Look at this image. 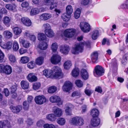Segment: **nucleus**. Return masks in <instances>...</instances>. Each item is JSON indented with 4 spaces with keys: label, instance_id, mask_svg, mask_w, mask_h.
<instances>
[{
    "label": "nucleus",
    "instance_id": "ea45409f",
    "mask_svg": "<svg viewBox=\"0 0 128 128\" xmlns=\"http://www.w3.org/2000/svg\"><path fill=\"white\" fill-rule=\"evenodd\" d=\"M98 36L99 32L98 30H96L93 31L92 36V39L94 40L96 39Z\"/></svg>",
    "mask_w": 128,
    "mask_h": 128
},
{
    "label": "nucleus",
    "instance_id": "c85d7f7f",
    "mask_svg": "<svg viewBox=\"0 0 128 128\" xmlns=\"http://www.w3.org/2000/svg\"><path fill=\"white\" fill-rule=\"evenodd\" d=\"M38 38L39 40L40 41H45L47 42L46 38V35L43 33H39L38 34Z\"/></svg>",
    "mask_w": 128,
    "mask_h": 128
},
{
    "label": "nucleus",
    "instance_id": "a211bd4d",
    "mask_svg": "<svg viewBox=\"0 0 128 128\" xmlns=\"http://www.w3.org/2000/svg\"><path fill=\"white\" fill-rule=\"evenodd\" d=\"M98 52H94L91 55V58L92 62L94 63H96L98 62Z\"/></svg>",
    "mask_w": 128,
    "mask_h": 128
},
{
    "label": "nucleus",
    "instance_id": "c9c22d12",
    "mask_svg": "<svg viewBox=\"0 0 128 128\" xmlns=\"http://www.w3.org/2000/svg\"><path fill=\"white\" fill-rule=\"evenodd\" d=\"M11 20L10 18L7 16L4 17L2 21L4 24L8 26H9V24Z\"/></svg>",
    "mask_w": 128,
    "mask_h": 128
},
{
    "label": "nucleus",
    "instance_id": "c03bdc74",
    "mask_svg": "<svg viewBox=\"0 0 128 128\" xmlns=\"http://www.w3.org/2000/svg\"><path fill=\"white\" fill-rule=\"evenodd\" d=\"M29 60V58L27 56H23L21 58L20 62L23 64L27 63Z\"/></svg>",
    "mask_w": 128,
    "mask_h": 128
},
{
    "label": "nucleus",
    "instance_id": "5701e85b",
    "mask_svg": "<svg viewBox=\"0 0 128 128\" xmlns=\"http://www.w3.org/2000/svg\"><path fill=\"white\" fill-rule=\"evenodd\" d=\"M22 88L24 89H27L29 87V83L27 81L22 80L20 82Z\"/></svg>",
    "mask_w": 128,
    "mask_h": 128
},
{
    "label": "nucleus",
    "instance_id": "a878e982",
    "mask_svg": "<svg viewBox=\"0 0 128 128\" xmlns=\"http://www.w3.org/2000/svg\"><path fill=\"white\" fill-rule=\"evenodd\" d=\"M81 76L84 80L87 79L88 78V74L87 71L84 69H82L81 71Z\"/></svg>",
    "mask_w": 128,
    "mask_h": 128
},
{
    "label": "nucleus",
    "instance_id": "f3484780",
    "mask_svg": "<svg viewBox=\"0 0 128 128\" xmlns=\"http://www.w3.org/2000/svg\"><path fill=\"white\" fill-rule=\"evenodd\" d=\"M12 68L11 66L8 65H5L3 70L4 72L6 74H10L12 72Z\"/></svg>",
    "mask_w": 128,
    "mask_h": 128
},
{
    "label": "nucleus",
    "instance_id": "09e8293b",
    "mask_svg": "<svg viewBox=\"0 0 128 128\" xmlns=\"http://www.w3.org/2000/svg\"><path fill=\"white\" fill-rule=\"evenodd\" d=\"M58 48V45L56 43H53L51 46V48L52 51L54 52H56Z\"/></svg>",
    "mask_w": 128,
    "mask_h": 128
},
{
    "label": "nucleus",
    "instance_id": "3c124183",
    "mask_svg": "<svg viewBox=\"0 0 128 128\" xmlns=\"http://www.w3.org/2000/svg\"><path fill=\"white\" fill-rule=\"evenodd\" d=\"M30 103L26 101H24L23 103L24 108L26 110H28L29 107Z\"/></svg>",
    "mask_w": 128,
    "mask_h": 128
},
{
    "label": "nucleus",
    "instance_id": "680f3d73",
    "mask_svg": "<svg viewBox=\"0 0 128 128\" xmlns=\"http://www.w3.org/2000/svg\"><path fill=\"white\" fill-rule=\"evenodd\" d=\"M44 123V122L42 120H40L37 122L36 125L38 126L41 127L42 126Z\"/></svg>",
    "mask_w": 128,
    "mask_h": 128
},
{
    "label": "nucleus",
    "instance_id": "a19ab883",
    "mask_svg": "<svg viewBox=\"0 0 128 128\" xmlns=\"http://www.w3.org/2000/svg\"><path fill=\"white\" fill-rule=\"evenodd\" d=\"M57 90V88L54 86L50 87L48 89V93L52 94L55 92Z\"/></svg>",
    "mask_w": 128,
    "mask_h": 128
},
{
    "label": "nucleus",
    "instance_id": "7ed1b4c3",
    "mask_svg": "<svg viewBox=\"0 0 128 128\" xmlns=\"http://www.w3.org/2000/svg\"><path fill=\"white\" fill-rule=\"evenodd\" d=\"M76 30L73 28H68L65 30L64 32V36L68 38L73 37L76 34Z\"/></svg>",
    "mask_w": 128,
    "mask_h": 128
},
{
    "label": "nucleus",
    "instance_id": "c756f323",
    "mask_svg": "<svg viewBox=\"0 0 128 128\" xmlns=\"http://www.w3.org/2000/svg\"><path fill=\"white\" fill-rule=\"evenodd\" d=\"M71 17V15H70L66 13H64L61 16L62 19L64 21L66 22L68 21Z\"/></svg>",
    "mask_w": 128,
    "mask_h": 128
},
{
    "label": "nucleus",
    "instance_id": "473e14b6",
    "mask_svg": "<svg viewBox=\"0 0 128 128\" xmlns=\"http://www.w3.org/2000/svg\"><path fill=\"white\" fill-rule=\"evenodd\" d=\"M39 48L42 50L46 49L48 47V44L46 42H43L40 43L38 45Z\"/></svg>",
    "mask_w": 128,
    "mask_h": 128
},
{
    "label": "nucleus",
    "instance_id": "338daca9",
    "mask_svg": "<svg viewBox=\"0 0 128 128\" xmlns=\"http://www.w3.org/2000/svg\"><path fill=\"white\" fill-rule=\"evenodd\" d=\"M112 65L113 68L114 69L117 68V66L116 62V61L114 60L112 61Z\"/></svg>",
    "mask_w": 128,
    "mask_h": 128
},
{
    "label": "nucleus",
    "instance_id": "9d476101",
    "mask_svg": "<svg viewBox=\"0 0 128 128\" xmlns=\"http://www.w3.org/2000/svg\"><path fill=\"white\" fill-rule=\"evenodd\" d=\"M12 41H10L5 43L4 42L0 46L3 48L9 50L12 48Z\"/></svg>",
    "mask_w": 128,
    "mask_h": 128
},
{
    "label": "nucleus",
    "instance_id": "412c9836",
    "mask_svg": "<svg viewBox=\"0 0 128 128\" xmlns=\"http://www.w3.org/2000/svg\"><path fill=\"white\" fill-rule=\"evenodd\" d=\"M22 109V106L21 105H18L16 106H11L10 109L11 110L14 112L17 113L19 112Z\"/></svg>",
    "mask_w": 128,
    "mask_h": 128
},
{
    "label": "nucleus",
    "instance_id": "bf43d9fd",
    "mask_svg": "<svg viewBox=\"0 0 128 128\" xmlns=\"http://www.w3.org/2000/svg\"><path fill=\"white\" fill-rule=\"evenodd\" d=\"M50 5V8H56L58 4L57 2H52Z\"/></svg>",
    "mask_w": 128,
    "mask_h": 128
},
{
    "label": "nucleus",
    "instance_id": "72a5a7b5",
    "mask_svg": "<svg viewBox=\"0 0 128 128\" xmlns=\"http://www.w3.org/2000/svg\"><path fill=\"white\" fill-rule=\"evenodd\" d=\"M44 58L43 57L40 56L37 58L36 60V63L38 65H41L43 63Z\"/></svg>",
    "mask_w": 128,
    "mask_h": 128
},
{
    "label": "nucleus",
    "instance_id": "58836bf2",
    "mask_svg": "<svg viewBox=\"0 0 128 128\" xmlns=\"http://www.w3.org/2000/svg\"><path fill=\"white\" fill-rule=\"evenodd\" d=\"M57 123L61 126H63L64 125L66 122L65 119L63 118H59L57 120Z\"/></svg>",
    "mask_w": 128,
    "mask_h": 128
},
{
    "label": "nucleus",
    "instance_id": "7c9ffc66",
    "mask_svg": "<svg viewBox=\"0 0 128 128\" xmlns=\"http://www.w3.org/2000/svg\"><path fill=\"white\" fill-rule=\"evenodd\" d=\"M14 34L16 35H19L22 32L21 29L18 27H14L12 28Z\"/></svg>",
    "mask_w": 128,
    "mask_h": 128
},
{
    "label": "nucleus",
    "instance_id": "423d86ee",
    "mask_svg": "<svg viewBox=\"0 0 128 128\" xmlns=\"http://www.w3.org/2000/svg\"><path fill=\"white\" fill-rule=\"evenodd\" d=\"M94 73V75L96 76H102L104 73L103 68L100 66H97L95 68Z\"/></svg>",
    "mask_w": 128,
    "mask_h": 128
},
{
    "label": "nucleus",
    "instance_id": "79ce46f5",
    "mask_svg": "<svg viewBox=\"0 0 128 128\" xmlns=\"http://www.w3.org/2000/svg\"><path fill=\"white\" fill-rule=\"evenodd\" d=\"M13 50L15 51H17L19 48V45L17 42L14 40L13 44Z\"/></svg>",
    "mask_w": 128,
    "mask_h": 128
},
{
    "label": "nucleus",
    "instance_id": "5fc2aeb1",
    "mask_svg": "<svg viewBox=\"0 0 128 128\" xmlns=\"http://www.w3.org/2000/svg\"><path fill=\"white\" fill-rule=\"evenodd\" d=\"M84 124V120L83 119L82 117H80L76 126H82Z\"/></svg>",
    "mask_w": 128,
    "mask_h": 128
},
{
    "label": "nucleus",
    "instance_id": "6e6552de",
    "mask_svg": "<svg viewBox=\"0 0 128 128\" xmlns=\"http://www.w3.org/2000/svg\"><path fill=\"white\" fill-rule=\"evenodd\" d=\"M72 84L70 82L66 81L65 82L62 88L64 91L68 92L72 89Z\"/></svg>",
    "mask_w": 128,
    "mask_h": 128
},
{
    "label": "nucleus",
    "instance_id": "f8f14e48",
    "mask_svg": "<svg viewBox=\"0 0 128 128\" xmlns=\"http://www.w3.org/2000/svg\"><path fill=\"white\" fill-rule=\"evenodd\" d=\"M21 21L23 24L27 26H30L32 24L31 20L27 17L22 18H21Z\"/></svg>",
    "mask_w": 128,
    "mask_h": 128
},
{
    "label": "nucleus",
    "instance_id": "603ef678",
    "mask_svg": "<svg viewBox=\"0 0 128 128\" xmlns=\"http://www.w3.org/2000/svg\"><path fill=\"white\" fill-rule=\"evenodd\" d=\"M75 84L76 86L79 88L82 87L83 85L82 82L81 80H78L76 81Z\"/></svg>",
    "mask_w": 128,
    "mask_h": 128
},
{
    "label": "nucleus",
    "instance_id": "4be33fe9",
    "mask_svg": "<svg viewBox=\"0 0 128 128\" xmlns=\"http://www.w3.org/2000/svg\"><path fill=\"white\" fill-rule=\"evenodd\" d=\"M100 120L98 118H93L91 120V124L94 127L98 126L100 124Z\"/></svg>",
    "mask_w": 128,
    "mask_h": 128
},
{
    "label": "nucleus",
    "instance_id": "69168bd1",
    "mask_svg": "<svg viewBox=\"0 0 128 128\" xmlns=\"http://www.w3.org/2000/svg\"><path fill=\"white\" fill-rule=\"evenodd\" d=\"M81 94V93L79 92L76 91L74 92L72 94V96L74 97L76 96H80Z\"/></svg>",
    "mask_w": 128,
    "mask_h": 128
},
{
    "label": "nucleus",
    "instance_id": "f704fd0d",
    "mask_svg": "<svg viewBox=\"0 0 128 128\" xmlns=\"http://www.w3.org/2000/svg\"><path fill=\"white\" fill-rule=\"evenodd\" d=\"M80 117V116H76L72 118L71 120V123L73 125L76 126Z\"/></svg>",
    "mask_w": 128,
    "mask_h": 128
},
{
    "label": "nucleus",
    "instance_id": "aec40b11",
    "mask_svg": "<svg viewBox=\"0 0 128 128\" xmlns=\"http://www.w3.org/2000/svg\"><path fill=\"white\" fill-rule=\"evenodd\" d=\"M72 105L70 104H67L66 105L65 112L67 115L71 114L72 108L73 107Z\"/></svg>",
    "mask_w": 128,
    "mask_h": 128
},
{
    "label": "nucleus",
    "instance_id": "8fccbe9b",
    "mask_svg": "<svg viewBox=\"0 0 128 128\" xmlns=\"http://www.w3.org/2000/svg\"><path fill=\"white\" fill-rule=\"evenodd\" d=\"M7 11L6 8H0V20L2 17V14H6Z\"/></svg>",
    "mask_w": 128,
    "mask_h": 128
},
{
    "label": "nucleus",
    "instance_id": "4d7b16f0",
    "mask_svg": "<svg viewBox=\"0 0 128 128\" xmlns=\"http://www.w3.org/2000/svg\"><path fill=\"white\" fill-rule=\"evenodd\" d=\"M35 65L34 62L31 61L29 62L27 64L28 67L30 68H33Z\"/></svg>",
    "mask_w": 128,
    "mask_h": 128
},
{
    "label": "nucleus",
    "instance_id": "e433bc0d",
    "mask_svg": "<svg viewBox=\"0 0 128 128\" xmlns=\"http://www.w3.org/2000/svg\"><path fill=\"white\" fill-rule=\"evenodd\" d=\"M80 8H76L74 12V16L76 19H78L80 17L81 13Z\"/></svg>",
    "mask_w": 128,
    "mask_h": 128
},
{
    "label": "nucleus",
    "instance_id": "4c0bfd02",
    "mask_svg": "<svg viewBox=\"0 0 128 128\" xmlns=\"http://www.w3.org/2000/svg\"><path fill=\"white\" fill-rule=\"evenodd\" d=\"M79 70L78 68H76L72 71V75L74 77H76L79 75Z\"/></svg>",
    "mask_w": 128,
    "mask_h": 128
},
{
    "label": "nucleus",
    "instance_id": "6ab92c4d",
    "mask_svg": "<svg viewBox=\"0 0 128 128\" xmlns=\"http://www.w3.org/2000/svg\"><path fill=\"white\" fill-rule=\"evenodd\" d=\"M51 16L50 14L44 13L40 16V18L41 20L45 21L50 19Z\"/></svg>",
    "mask_w": 128,
    "mask_h": 128
},
{
    "label": "nucleus",
    "instance_id": "f03ea898",
    "mask_svg": "<svg viewBox=\"0 0 128 128\" xmlns=\"http://www.w3.org/2000/svg\"><path fill=\"white\" fill-rule=\"evenodd\" d=\"M52 77L57 79L62 78L63 74L62 73L61 69L59 67L55 66L52 69Z\"/></svg>",
    "mask_w": 128,
    "mask_h": 128
},
{
    "label": "nucleus",
    "instance_id": "4468645a",
    "mask_svg": "<svg viewBox=\"0 0 128 128\" xmlns=\"http://www.w3.org/2000/svg\"><path fill=\"white\" fill-rule=\"evenodd\" d=\"M53 112L56 117L60 116L62 114V110L60 108L56 107L54 108Z\"/></svg>",
    "mask_w": 128,
    "mask_h": 128
},
{
    "label": "nucleus",
    "instance_id": "2f4dec72",
    "mask_svg": "<svg viewBox=\"0 0 128 128\" xmlns=\"http://www.w3.org/2000/svg\"><path fill=\"white\" fill-rule=\"evenodd\" d=\"M72 65V63L70 60H67L65 62L64 64V68L66 70L69 69Z\"/></svg>",
    "mask_w": 128,
    "mask_h": 128
},
{
    "label": "nucleus",
    "instance_id": "37998d69",
    "mask_svg": "<svg viewBox=\"0 0 128 128\" xmlns=\"http://www.w3.org/2000/svg\"><path fill=\"white\" fill-rule=\"evenodd\" d=\"M47 118L50 120L53 121L56 119V116L53 114H51L48 115L46 117Z\"/></svg>",
    "mask_w": 128,
    "mask_h": 128
},
{
    "label": "nucleus",
    "instance_id": "bb28decb",
    "mask_svg": "<svg viewBox=\"0 0 128 128\" xmlns=\"http://www.w3.org/2000/svg\"><path fill=\"white\" fill-rule=\"evenodd\" d=\"M91 115L94 118L96 117L99 114V112L98 109L94 108L92 109L90 112Z\"/></svg>",
    "mask_w": 128,
    "mask_h": 128
},
{
    "label": "nucleus",
    "instance_id": "774afa93",
    "mask_svg": "<svg viewBox=\"0 0 128 128\" xmlns=\"http://www.w3.org/2000/svg\"><path fill=\"white\" fill-rule=\"evenodd\" d=\"M36 38V37L35 35H34L32 34L30 37L29 38V39L31 41H32L34 42V41Z\"/></svg>",
    "mask_w": 128,
    "mask_h": 128
},
{
    "label": "nucleus",
    "instance_id": "393cba45",
    "mask_svg": "<svg viewBox=\"0 0 128 128\" xmlns=\"http://www.w3.org/2000/svg\"><path fill=\"white\" fill-rule=\"evenodd\" d=\"M3 35L4 38L7 39H10L12 36V33L8 30H5L4 31Z\"/></svg>",
    "mask_w": 128,
    "mask_h": 128
},
{
    "label": "nucleus",
    "instance_id": "a18cd8bd",
    "mask_svg": "<svg viewBox=\"0 0 128 128\" xmlns=\"http://www.w3.org/2000/svg\"><path fill=\"white\" fill-rule=\"evenodd\" d=\"M8 57L9 60L11 62L14 63L16 61V58L14 55L12 54H9Z\"/></svg>",
    "mask_w": 128,
    "mask_h": 128
},
{
    "label": "nucleus",
    "instance_id": "de8ad7c7",
    "mask_svg": "<svg viewBox=\"0 0 128 128\" xmlns=\"http://www.w3.org/2000/svg\"><path fill=\"white\" fill-rule=\"evenodd\" d=\"M3 122V126L4 128H9L10 127V122L7 120H5Z\"/></svg>",
    "mask_w": 128,
    "mask_h": 128
},
{
    "label": "nucleus",
    "instance_id": "cd10ccee",
    "mask_svg": "<svg viewBox=\"0 0 128 128\" xmlns=\"http://www.w3.org/2000/svg\"><path fill=\"white\" fill-rule=\"evenodd\" d=\"M44 32L46 35L48 37L51 38L53 37L54 36V33L53 31L51 29L48 30H44Z\"/></svg>",
    "mask_w": 128,
    "mask_h": 128
},
{
    "label": "nucleus",
    "instance_id": "f257e3e1",
    "mask_svg": "<svg viewBox=\"0 0 128 128\" xmlns=\"http://www.w3.org/2000/svg\"><path fill=\"white\" fill-rule=\"evenodd\" d=\"M90 42H80L77 43L75 45V47L72 50V53L74 54H76L80 52H82L83 50L84 46L86 45L88 47L90 46Z\"/></svg>",
    "mask_w": 128,
    "mask_h": 128
},
{
    "label": "nucleus",
    "instance_id": "1a4fd4ad",
    "mask_svg": "<svg viewBox=\"0 0 128 128\" xmlns=\"http://www.w3.org/2000/svg\"><path fill=\"white\" fill-rule=\"evenodd\" d=\"M61 57L58 55H53L50 59V61L52 64H58L61 60Z\"/></svg>",
    "mask_w": 128,
    "mask_h": 128
},
{
    "label": "nucleus",
    "instance_id": "052dcab7",
    "mask_svg": "<svg viewBox=\"0 0 128 128\" xmlns=\"http://www.w3.org/2000/svg\"><path fill=\"white\" fill-rule=\"evenodd\" d=\"M89 2V0H82L81 3L82 5L86 6L88 4Z\"/></svg>",
    "mask_w": 128,
    "mask_h": 128
},
{
    "label": "nucleus",
    "instance_id": "0eeeda50",
    "mask_svg": "<svg viewBox=\"0 0 128 128\" xmlns=\"http://www.w3.org/2000/svg\"><path fill=\"white\" fill-rule=\"evenodd\" d=\"M50 100L52 103H57L59 105H61L62 104V102L61 100L60 97L56 95L51 96L50 98Z\"/></svg>",
    "mask_w": 128,
    "mask_h": 128
},
{
    "label": "nucleus",
    "instance_id": "e2e57ef3",
    "mask_svg": "<svg viewBox=\"0 0 128 128\" xmlns=\"http://www.w3.org/2000/svg\"><path fill=\"white\" fill-rule=\"evenodd\" d=\"M123 8H128V0H126L124 3L122 5Z\"/></svg>",
    "mask_w": 128,
    "mask_h": 128
},
{
    "label": "nucleus",
    "instance_id": "ddd939ff",
    "mask_svg": "<svg viewBox=\"0 0 128 128\" xmlns=\"http://www.w3.org/2000/svg\"><path fill=\"white\" fill-rule=\"evenodd\" d=\"M45 11L44 8H32L30 10V15L31 16L36 15L40 12H44Z\"/></svg>",
    "mask_w": 128,
    "mask_h": 128
},
{
    "label": "nucleus",
    "instance_id": "9b49d317",
    "mask_svg": "<svg viewBox=\"0 0 128 128\" xmlns=\"http://www.w3.org/2000/svg\"><path fill=\"white\" fill-rule=\"evenodd\" d=\"M19 41L20 43L21 44L22 46L26 48H28L31 46V44L28 41L25 40L22 38H20Z\"/></svg>",
    "mask_w": 128,
    "mask_h": 128
},
{
    "label": "nucleus",
    "instance_id": "864d4df0",
    "mask_svg": "<svg viewBox=\"0 0 128 128\" xmlns=\"http://www.w3.org/2000/svg\"><path fill=\"white\" fill-rule=\"evenodd\" d=\"M128 61V53H127L124 55L122 62L123 64H125Z\"/></svg>",
    "mask_w": 128,
    "mask_h": 128
},
{
    "label": "nucleus",
    "instance_id": "b1692460",
    "mask_svg": "<svg viewBox=\"0 0 128 128\" xmlns=\"http://www.w3.org/2000/svg\"><path fill=\"white\" fill-rule=\"evenodd\" d=\"M43 74L47 78H52V70L46 69L43 71Z\"/></svg>",
    "mask_w": 128,
    "mask_h": 128
},
{
    "label": "nucleus",
    "instance_id": "49530a36",
    "mask_svg": "<svg viewBox=\"0 0 128 128\" xmlns=\"http://www.w3.org/2000/svg\"><path fill=\"white\" fill-rule=\"evenodd\" d=\"M41 84L39 82L34 83L32 85L33 89L35 90L38 89L41 86Z\"/></svg>",
    "mask_w": 128,
    "mask_h": 128
},
{
    "label": "nucleus",
    "instance_id": "dca6fc26",
    "mask_svg": "<svg viewBox=\"0 0 128 128\" xmlns=\"http://www.w3.org/2000/svg\"><path fill=\"white\" fill-rule=\"evenodd\" d=\"M69 51L68 46L66 45H62L60 47V52L64 54H67Z\"/></svg>",
    "mask_w": 128,
    "mask_h": 128
},
{
    "label": "nucleus",
    "instance_id": "6e6d98bb",
    "mask_svg": "<svg viewBox=\"0 0 128 128\" xmlns=\"http://www.w3.org/2000/svg\"><path fill=\"white\" fill-rule=\"evenodd\" d=\"M42 27L43 28L45 29V30H48L49 29H51L50 26L48 23L44 24L42 26Z\"/></svg>",
    "mask_w": 128,
    "mask_h": 128
},
{
    "label": "nucleus",
    "instance_id": "2eb2a0df",
    "mask_svg": "<svg viewBox=\"0 0 128 128\" xmlns=\"http://www.w3.org/2000/svg\"><path fill=\"white\" fill-rule=\"evenodd\" d=\"M27 79L30 82H32L36 81L38 79L37 77L35 74L33 73H30L28 74L27 76Z\"/></svg>",
    "mask_w": 128,
    "mask_h": 128
},
{
    "label": "nucleus",
    "instance_id": "0e129e2a",
    "mask_svg": "<svg viewBox=\"0 0 128 128\" xmlns=\"http://www.w3.org/2000/svg\"><path fill=\"white\" fill-rule=\"evenodd\" d=\"M22 8H27L29 6L28 2L25 1L22 3Z\"/></svg>",
    "mask_w": 128,
    "mask_h": 128
},
{
    "label": "nucleus",
    "instance_id": "20e7f679",
    "mask_svg": "<svg viewBox=\"0 0 128 128\" xmlns=\"http://www.w3.org/2000/svg\"><path fill=\"white\" fill-rule=\"evenodd\" d=\"M80 27L81 30L84 32H90V25L88 24L86 22L80 23Z\"/></svg>",
    "mask_w": 128,
    "mask_h": 128
},
{
    "label": "nucleus",
    "instance_id": "39448f33",
    "mask_svg": "<svg viewBox=\"0 0 128 128\" xmlns=\"http://www.w3.org/2000/svg\"><path fill=\"white\" fill-rule=\"evenodd\" d=\"M46 98L43 95L38 96H36L34 98L36 103L38 104L41 105L46 102Z\"/></svg>",
    "mask_w": 128,
    "mask_h": 128
},
{
    "label": "nucleus",
    "instance_id": "13d9d810",
    "mask_svg": "<svg viewBox=\"0 0 128 128\" xmlns=\"http://www.w3.org/2000/svg\"><path fill=\"white\" fill-rule=\"evenodd\" d=\"M24 34L25 37L29 38L32 34L28 30L26 31L24 33Z\"/></svg>",
    "mask_w": 128,
    "mask_h": 128
}]
</instances>
